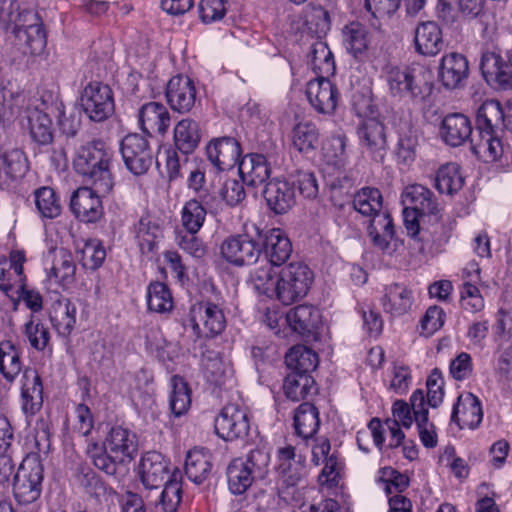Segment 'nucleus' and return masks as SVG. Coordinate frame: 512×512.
<instances>
[{
    "instance_id": "1",
    "label": "nucleus",
    "mask_w": 512,
    "mask_h": 512,
    "mask_svg": "<svg viewBox=\"0 0 512 512\" xmlns=\"http://www.w3.org/2000/svg\"><path fill=\"white\" fill-rule=\"evenodd\" d=\"M138 475L146 489L157 490L164 485L156 509L162 512H177L182 499V473L178 468L172 472L169 462L157 451L146 452L138 465Z\"/></svg>"
},
{
    "instance_id": "2",
    "label": "nucleus",
    "mask_w": 512,
    "mask_h": 512,
    "mask_svg": "<svg viewBox=\"0 0 512 512\" xmlns=\"http://www.w3.org/2000/svg\"><path fill=\"white\" fill-rule=\"evenodd\" d=\"M112 153L105 142L94 139L81 145L73 160L75 171L102 195H108L114 186L110 170Z\"/></svg>"
},
{
    "instance_id": "3",
    "label": "nucleus",
    "mask_w": 512,
    "mask_h": 512,
    "mask_svg": "<svg viewBox=\"0 0 512 512\" xmlns=\"http://www.w3.org/2000/svg\"><path fill=\"white\" fill-rule=\"evenodd\" d=\"M404 225L408 235L419 241H424V227L426 219L438 223L441 219L439 204L434 193L420 184L406 187L403 193Z\"/></svg>"
},
{
    "instance_id": "4",
    "label": "nucleus",
    "mask_w": 512,
    "mask_h": 512,
    "mask_svg": "<svg viewBox=\"0 0 512 512\" xmlns=\"http://www.w3.org/2000/svg\"><path fill=\"white\" fill-rule=\"evenodd\" d=\"M386 81L390 94L400 100L422 102L432 91V84L421 78L415 69L409 67L389 68Z\"/></svg>"
},
{
    "instance_id": "5",
    "label": "nucleus",
    "mask_w": 512,
    "mask_h": 512,
    "mask_svg": "<svg viewBox=\"0 0 512 512\" xmlns=\"http://www.w3.org/2000/svg\"><path fill=\"white\" fill-rule=\"evenodd\" d=\"M314 279L311 269L302 262L290 263L279 272L276 294L285 305L307 295Z\"/></svg>"
},
{
    "instance_id": "6",
    "label": "nucleus",
    "mask_w": 512,
    "mask_h": 512,
    "mask_svg": "<svg viewBox=\"0 0 512 512\" xmlns=\"http://www.w3.org/2000/svg\"><path fill=\"white\" fill-rule=\"evenodd\" d=\"M43 465L37 454H28L19 466L13 481V493L20 504L36 501L42 491Z\"/></svg>"
},
{
    "instance_id": "7",
    "label": "nucleus",
    "mask_w": 512,
    "mask_h": 512,
    "mask_svg": "<svg viewBox=\"0 0 512 512\" xmlns=\"http://www.w3.org/2000/svg\"><path fill=\"white\" fill-rule=\"evenodd\" d=\"M189 325L196 339L213 338L226 327V317L217 304L206 301L192 306Z\"/></svg>"
},
{
    "instance_id": "8",
    "label": "nucleus",
    "mask_w": 512,
    "mask_h": 512,
    "mask_svg": "<svg viewBox=\"0 0 512 512\" xmlns=\"http://www.w3.org/2000/svg\"><path fill=\"white\" fill-rule=\"evenodd\" d=\"M80 106L91 121H105L115 109L112 89L101 82H90L81 93Z\"/></svg>"
},
{
    "instance_id": "9",
    "label": "nucleus",
    "mask_w": 512,
    "mask_h": 512,
    "mask_svg": "<svg viewBox=\"0 0 512 512\" xmlns=\"http://www.w3.org/2000/svg\"><path fill=\"white\" fill-rule=\"evenodd\" d=\"M223 258L235 266L253 265L258 263L262 255L259 239L249 234H239L225 239L220 247Z\"/></svg>"
},
{
    "instance_id": "10",
    "label": "nucleus",
    "mask_w": 512,
    "mask_h": 512,
    "mask_svg": "<svg viewBox=\"0 0 512 512\" xmlns=\"http://www.w3.org/2000/svg\"><path fill=\"white\" fill-rule=\"evenodd\" d=\"M126 168L134 175L145 174L153 163V151L148 140L139 134H128L120 143Z\"/></svg>"
},
{
    "instance_id": "11",
    "label": "nucleus",
    "mask_w": 512,
    "mask_h": 512,
    "mask_svg": "<svg viewBox=\"0 0 512 512\" xmlns=\"http://www.w3.org/2000/svg\"><path fill=\"white\" fill-rule=\"evenodd\" d=\"M214 428L215 433L226 441L242 438L249 431L247 413L236 404H227L216 417Z\"/></svg>"
},
{
    "instance_id": "12",
    "label": "nucleus",
    "mask_w": 512,
    "mask_h": 512,
    "mask_svg": "<svg viewBox=\"0 0 512 512\" xmlns=\"http://www.w3.org/2000/svg\"><path fill=\"white\" fill-rule=\"evenodd\" d=\"M196 95L194 82L188 76H173L166 85L167 103L172 110L179 113H188L193 109Z\"/></svg>"
},
{
    "instance_id": "13",
    "label": "nucleus",
    "mask_w": 512,
    "mask_h": 512,
    "mask_svg": "<svg viewBox=\"0 0 512 512\" xmlns=\"http://www.w3.org/2000/svg\"><path fill=\"white\" fill-rule=\"evenodd\" d=\"M306 95L309 103L319 113L331 114L337 107L339 92L327 76L318 75L307 84Z\"/></svg>"
},
{
    "instance_id": "14",
    "label": "nucleus",
    "mask_w": 512,
    "mask_h": 512,
    "mask_svg": "<svg viewBox=\"0 0 512 512\" xmlns=\"http://www.w3.org/2000/svg\"><path fill=\"white\" fill-rule=\"evenodd\" d=\"M103 196L96 189L81 187L71 196L70 209L77 219L85 223L98 221L103 214V207L100 200Z\"/></svg>"
},
{
    "instance_id": "15",
    "label": "nucleus",
    "mask_w": 512,
    "mask_h": 512,
    "mask_svg": "<svg viewBox=\"0 0 512 512\" xmlns=\"http://www.w3.org/2000/svg\"><path fill=\"white\" fill-rule=\"evenodd\" d=\"M257 238L262 247V253L275 266L284 264L292 253V244L281 229L274 228L266 232L257 231Z\"/></svg>"
},
{
    "instance_id": "16",
    "label": "nucleus",
    "mask_w": 512,
    "mask_h": 512,
    "mask_svg": "<svg viewBox=\"0 0 512 512\" xmlns=\"http://www.w3.org/2000/svg\"><path fill=\"white\" fill-rule=\"evenodd\" d=\"M480 70L488 83L502 90L512 89V67L503 56L490 51L483 53Z\"/></svg>"
},
{
    "instance_id": "17",
    "label": "nucleus",
    "mask_w": 512,
    "mask_h": 512,
    "mask_svg": "<svg viewBox=\"0 0 512 512\" xmlns=\"http://www.w3.org/2000/svg\"><path fill=\"white\" fill-rule=\"evenodd\" d=\"M262 195L268 208L275 214H284L295 204L294 184L285 179L274 178L268 181Z\"/></svg>"
},
{
    "instance_id": "18",
    "label": "nucleus",
    "mask_w": 512,
    "mask_h": 512,
    "mask_svg": "<svg viewBox=\"0 0 512 512\" xmlns=\"http://www.w3.org/2000/svg\"><path fill=\"white\" fill-rule=\"evenodd\" d=\"M468 74V61L464 55L451 52L442 57L439 65V80L446 89L463 87Z\"/></svg>"
},
{
    "instance_id": "19",
    "label": "nucleus",
    "mask_w": 512,
    "mask_h": 512,
    "mask_svg": "<svg viewBox=\"0 0 512 512\" xmlns=\"http://www.w3.org/2000/svg\"><path fill=\"white\" fill-rule=\"evenodd\" d=\"M209 161L220 170H226L239 164L241 147L232 137H222L212 140L206 147Z\"/></svg>"
},
{
    "instance_id": "20",
    "label": "nucleus",
    "mask_w": 512,
    "mask_h": 512,
    "mask_svg": "<svg viewBox=\"0 0 512 512\" xmlns=\"http://www.w3.org/2000/svg\"><path fill=\"white\" fill-rule=\"evenodd\" d=\"M358 137L363 146L376 160H382L387 147L384 124L376 118L365 120L358 128Z\"/></svg>"
},
{
    "instance_id": "21",
    "label": "nucleus",
    "mask_w": 512,
    "mask_h": 512,
    "mask_svg": "<svg viewBox=\"0 0 512 512\" xmlns=\"http://www.w3.org/2000/svg\"><path fill=\"white\" fill-rule=\"evenodd\" d=\"M142 131L148 135L164 134L170 125V114L159 102H149L141 106L138 112Z\"/></svg>"
},
{
    "instance_id": "22",
    "label": "nucleus",
    "mask_w": 512,
    "mask_h": 512,
    "mask_svg": "<svg viewBox=\"0 0 512 512\" xmlns=\"http://www.w3.org/2000/svg\"><path fill=\"white\" fill-rule=\"evenodd\" d=\"M483 413L479 399L472 393L460 395L453 407L451 422L461 429L477 427L482 421Z\"/></svg>"
},
{
    "instance_id": "23",
    "label": "nucleus",
    "mask_w": 512,
    "mask_h": 512,
    "mask_svg": "<svg viewBox=\"0 0 512 512\" xmlns=\"http://www.w3.org/2000/svg\"><path fill=\"white\" fill-rule=\"evenodd\" d=\"M440 134L446 144L458 147L471 137V122L462 113L448 114L442 120Z\"/></svg>"
},
{
    "instance_id": "24",
    "label": "nucleus",
    "mask_w": 512,
    "mask_h": 512,
    "mask_svg": "<svg viewBox=\"0 0 512 512\" xmlns=\"http://www.w3.org/2000/svg\"><path fill=\"white\" fill-rule=\"evenodd\" d=\"M286 321L294 332L302 336H310L319 328L321 314L312 305H298L288 311Z\"/></svg>"
},
{
    "instance_id": "25",
    "label": "nucleus",
    "mask_w": 512,
    "mask_h": 512,
    "mask_svg": "<svg viewBox=\"0 0 512 512\" xmlns=\"http://www.w3.org/2000/svg\"><path fill=\"white\" fill-rule=\"evenodd\" d=\"M414 44L421 55H437L444 45L439 25L434 21L421 22L415 29Z\"/></svg>"
},
{
    "instance_id": "26",
    "label": "nucleus",
    "mask_w": 512,
    "mask_h": 512,
    "mask_svg": "<svg viewBox=\"0 0 512 512\" xmlns=\"http://www.w3.org/2000/svg\"><path fill=\"white\" fill-rule=\"evenodd\" d=\"M238 170L242 181L250 186L263 184L271 173V167L262 154L244 156L239 162Z\"/></svg>"
},
{
    "instance_id": "27",
    "label": "nucleus",
    "mask_w": 512,
    "mask_h": 512,
    "mask_svg": "<svg viewBox=\"0 0 512 512\" xmlns=\"http://www.w3.org/2000/svg\"><path fill=\"white\" fill-rule=\"evenodd\" d=\"M103 447L115 454L117 459L124 462L133 459L134 453L137 451L135 443V435L122 427H113L108 433Z\"/></svg>"
},
{
    "instance_id": "28",
    "label": "nucleus",
    "mask_w": 512,
    "mask_h": 512,
    "mask_svg": "<svg viewBox=\"0 0 512 512\" xmlns=\"http://www.w3.org/2000/svg\"><path fill=\"white\" fill-rule=\"evenodd\" d=\"M368 236L374 247L386 251L394 237V225L387 212L376 213L369 221Z\"/></svg>"
},
{
    "instance_id": "29",
    "label": "nucleus",
    "mask_w": 512,
    "mask_h": 512,
    "mask_svg": "<svg viewBox=\"0 0 512 512\" xmlns=\"http://www.w3.org/2000/svg\"><path fill=\"white\" fill-rule=\"evenodd\" d=\"M201 140L199 123L186 118L177 123L174 129L175 148L184 155L191 154L198 147Z\"/></svg>"
},
{
    "instance_id": "30",
    "label": "nucleus",
    "mask_w": 512,
    "mask_h": 512,
    "mask_svg": "<svg viewBox=\"0 0 512 512\" xmlns=\"http://www.w3.org/2000/svg\"><path fill=\"white\" fill-rule=\"evenodd\" d=\"M28 171V161L21 149H0V175L7 179L21 178Z\"/></svg>"
},
{
    "instance_id": "31",
    "label": "nucleus",
    "mask_w": 512,
    "mask_h": 512,
    "mask_svg": "<svg viewBox=\"0 0 512 512\" xmlns=\"http://www.w3.org/2000/svg\"><path fill=\"white\" fill-rule=\"evenodd\" d=\"M319 425L318 409L310 402L300 404L294 414L296 434L303 439H309L316 434Z\"/></svg>"
},
{
    "instance_id": "32",
    "label": "nucleus",
    "mask_w": 512,
    "mask_h": 512,
    "mask_svg": "<svg viewBox=\"0 0 512 512\" xmlns=\"http://www.w3.org/2000/svg\"><path fill=\"white\" fill-rule=\"evenodd\" d=\"M26 382L22 387L23 410L25 413L35 414L43 403V386L40 376L35 371L26 370Z\"/></svg>"
},
{
    "instance_id": "33",
    "label": "nucleus",
    "mask_w": 512,
    "mask_h": 512,
    "mask_svg": "<svg viewBox=\"0 0 512 512\" xmlns=\"http://www.w3.org/2000/svg\"><path fill=\"white\" fill-rule=\"evenodd\" d=\"M27 120L30 136L39 145H48L53 141L52 120L48 114L37 108L28 109Z\"/></svg>"
},
{
    "instance_id": "34",
    "label": "nucleus",
    "mask_w": 512,
    "mask_h": 512,
    "mask_svg": "<svg viewBox=\"0 0 512 512\" xmlns=\"http://www.w3.org/2000/svg\"><path fill=\"white\" fill-rule=\"evenodd\" d=\"M285 363L292 372L310 374L318 365V355L306 346L297 345L288 351Z\"/></svg>"
},
{
    "instance_id": "35",
    "label": "nucleus",
    "mask_w": 512,
    "mask_h": 512,
    "mask_svg": "<svg viewBox=\"0 0 512 512\" xmlns=\"http://www.w3.org/2000/svg\"><path fill=\"white\" fill-rule=\"evenodd\" d=\"M187 186L196 194L195 199L202 200L208 209H215L219 204L217 193L206 182L205 171L201 167L190 170Z\"/></svg>"
},
{
    "instance_id": "36",
    "label": "nucleus",
    "mask_w": 512,
    "mask_h": 512,
    "mask_svg": "<svg viewBox=\"0 0 512 512\" xmlns=\"http://www.w3.org/2000/svg\"><path fill=\"white\" fill-rule=\"evenodd\" d=\"M285 396L292 401H300L316 391L315 381L310 374L290 371L284 379Z\"/></svg>"
},
{
    "instance_id": "37",
    "label": "nucleus",
    "mask_w": 512,
    "mask_h": 512,
    "mask_svg": "<svg viewBox=\"0 0 512 512\" xmlns=\"http://www.w3.org/2000/svg\"><path fill=\"white\" fill-rule=\"evenodd\" d=\"M412 305V293L406 287L399 284H392L387 287L383 299V306L386 312L400 316L408 312Z\"/></svg>"
},
{
    "instance_id": "38",
    "label": "nucleus",
    "mask_w": 512,
    "mask_h": 512,
    "mask_svg": "<svg viewBox=\"0 0 512 512\" xmlns=\"http://www.w3.org/2000/svg\"><path fill=\"white\" fill-rule=\"evenodd\" d=\"M212 463L210 455L201 450H192L187 453L185 460V474L196 484H201L210 475Z\"/></svg>"
},
{
    "instance_id": "39",
    "label": "nucleus",
    "mask_w": 512,
    "mask_h": 512,
    "mask_svg": "<svg viewBox=\"0 0 512 512\" xmlns=\"http://www.w3.org/2000/svg\"><path fill=\"white\" fill-rule=\"evenodd\" d=\"M477 130L495 132L504 125V113L497 100L485 101L477 111Z\"/></svg>"
},
{
    "instance_id": "40",
    "label": "nucleus",
    "mask_w": 512,
    "mask_h": 512,
    "mask_svg": "<svg viewBox=\"0 0 512 512\" xmlns=\"http://www.w3.org/2000/svg\"><path fill=\"white\" fill-rule=\"evenodd\" d=\"M228 487L231 493L241 495L256 481L250 470L244 466L242 458H236L227 467Z\"/></svg>"
},
{
    "instance_id": "41",
    "label": "nucleus",
    "mask_w": 512,
    "mask_h": 512,
    "mask_svg": "<svg viewBox=\"0 0 512 512\" xmlns=\"http://www.w3.org/2000/svg\"><path fill=\"white\" fill-rule=\"evenodd\" d=\"M50 320L59 335L69 336L76 323V306L69 300L58 302L54 306V314L50 316Z\"/></svg>"
},
{
    "instance_id": "42",
    "label": "nucleus",
    "mask_w": 512,
    "mask_h": 512,
    "mask_svg": "<svg viewBox=\"0 0 512 512\" xmlns=\"http://www.w3.org/2000/svg\"><path fill=\"white\" fill-rule=\"evenodd\" d=\"M464 184V179L459 172V166L455 163L443 165L437 171L435 187L440 193L452 195L458 192Z\"/></svg>"
},
{
    "instance_id": "43",
    "label": "nucleus",
    "mask_w": 512,
    "mask_h": 512,
    "mask_svg": "<svg viewBox=\"0 0 512 512\" xmlns=\"http://www.w3.org/2000/svg\"><path fill=\"white\" fill-rule=\"evenodd\" d=\"M208 209L199 199L187 201L181 212V222L186 232L197 233L204 224Z\"/></svg>"
},
{
    "instance_id": "44",
    "label": "nucleus",
    "mask_w": 512,
    "mask_h": 512,
    "mask_svg": "<svg viewBox=\"0 0 512 512\" xmlns=\"http://www.w3.org/2000/svg\"><path fill=\"white\" fill-rule=\"evenodd\" d=\"M22 370L20 355L10 341L0 344V373L12 383Z\"/></svg>"
},
{
    "instance_id": "45",
    "label": "nucleus",
    "mask_w": 512,
    "mask_h": 512,
    "mask_svg": "<svg viewBox=\"0 0 512 512\" xmlns=\"http://www.w3.org/2000/svg\"><path fill=\"white\" fill-rule=\"evenodd\" d=\"M353 207L364 216L382 212V194L376 188L364 187L353 198Z\"/></svg>"
},
{
    "instance_id": "46",
    "label": "nucleus",
    "mask_w": 512,
    "mask_h": 512,
    "mask_svg": "<svg viewBox=\"0 0 512 512\" xmlns=\"http://www.w3.org/2000/svg\"><path fill=\"white\" fill-rule=\"evenodd\" d=\"M258 263L260 265L250 273V281L255 290L265 295L276 292L277 280L275 281V273L273 272V266L275 265L270 263L266 258H260Z\"/></svg>"
},
{
    "instance_id": "47",
    "label": "nucleus",
    "mask_w": 512,
    "mask_h": 512,
    "mask_svg": "<svg viewBox=\"0 0 512 512\" xmlns=\"http://www.w3.org/2000/svg\"><path fill=\"white\" fill-rule=\"evenodd\" d=\"M35 204L43 218L53 219L61 214L60 199L51 187H40L34 192Z\"/></svg>"
},
{
    "instance_id": "48",
    "label": "nucleus",
    "mask_w": 512,
    "mask_h": 512,
    "mask_svg": "<svg viewBox=\"0 0 512 512\" xmlns=\"http://www.w3.org/2000/svg\"><path fill=\"white\" fill-rule=\"evenodd\" d=\"M294 147L301 153L314 151L319 143V131L311 122L297 124L292 132Z\"/></svg>"
},
{
    "instance_id": "49",
    "label": "nucleus",
    "mask_w": 512,
    "mask_h": 512,
    "mask_svg": "<svg viewBox=\"0 0 512 512\" xmlns=\"http://www.w3.org/2000/svg\"><path fill=\"white\" fill-rule=\"evenodd\" d=\"M342 35L346 49L354 56L363 53L367 49V30L361 23L351 22L345 25Z\"/></svg>"
},
{
    "instance_id": "50",
    "label": "nucleus",
    "mask_w": 512,
    "mask_h": 512,
    "mask_svg": "<svg viewBox=\"0 0 512 512\" xmlns=\"http://www.w3.org/2000/svg\"><path fill=\"white\" fill-rule=\"evenodd\" d=\"M397 157L403 163H410L415 158V148L418 143L416 131L409 122H403L398 131Z\"/></svg>"
},
{
    "instance_id": "51",
    "label": "nucleus",
    "mask_w": 512,
    "mask_h": 512,
    "mask_svg": "<svg viewBox=\"0 0 512 512\" xmlns=\"http://www.w3.org/2000/svg\"><path fill=\"white\" fill-rule=\"evenodd\" d=\"M308 57L315 72L326 74L327 76L334 73L335 63L333 54L325 42L316 41L313 43Z\"/></svg>"
},
{
    "instance_id": "52",
    "label": "nucleus",
    "mask_w": 512,
    "mask_h": 512,
    "mask_svg": "<svg viewBox=\"0 0 512 512\" xmlns=\"http://www.w3.org/2000/svg\"><path fill=\"white\" fill-rule=\"evenodd\" d=\"M23 333L26 336L30 346L38 351H43L50 342L49 329L39 320L30 315V319L25 323Z\"/></svg>"
},
{
    "instance_id": "53",
    "label": "nucleus",
    "mask_w": 512,
    "mask_h": 512,
    "mask_svg": "<svg viewBox=\"0 0 512 512\" xmlns=\"http://www.w3.org/2000/svg\"><path fill=\"white\" fill-rule=\"evenodd\" d=\"M148 308L163 313L172 308V297L168 287L161 282L151 283L147 293Z\"/></svg>"
},
{
    "instance_id": "54",
    "label": "nucleus",
    "mask_w": 512,
    "mask_h": 512,
    "mask_svg": "<svg viewBox=\"0 0 512 512\" xmlns=\"http://www.w3.org/2000/svg\"><path fill=\"white\" fill-rule=\"evenodd\" d=\"M173 389L170 396V408L175 416L183 415L191 404L188 384L180 377H173Z\"/></svg>"
},
{
    "instance_id": "55",
    "label": "nucleus",
    "mask_w": 512,
    "mask_h": 512,
    "mask_svg": "<svg viewBox=\"0 0 512 512\" xmlns=\"http://www.w3.org/2000/svg\"><path fill=\"white\" fill-rule=\"evenodd\" d=\"M88 454L95 467L108 475L116 474L118 465L125 463L123 460L115 458L116 455L108 449L96 443L88 447Z\"/></svg>"
},
{
    "instance_id": "56",
    "label": "nucleus",
    "mask_w": 512,
    "mask_h": 512,
    "mask_svg": "<svg viewBox=\"0 0 512 512\" xmlns=\"http://www.w3.org/2000/svg\"><path fill=\"white\" fill-rule=\"evenodd\" d=\"M202 366L207 380L217 386L224 383L226 367L219 353L207 351L202 356Z\"/></svg>"
},
{
    "instance_id": "57",
    "label": "nucleus",
    "mask_w": 512,
    "mask_h": 512,
    "mask_svg": "<svg viewBox=\"0 0 512 512\" xmlns=\"http://www.w3.org/2000/svg\"><path fill=\"white\" fill-rule=\"evenodd\" d=\"M242 462L256 481L263 480L269 472L270 455L264 449L257 448L251 450L246 458H242Z\"/></svg>"
},
{
    "instance_id": "58",
    "label": "nucleus",
    "mask_w": 512,
    "mask_h": 512,
    "mask_svg": "<svg viewBox=\"0 0 512 512\" xmlns=\"http://www.w3.org/2000/svg\"><path fill=\"white\" fill-rule=\"evenodd\" d=\"M13 33L33 51H41L46 45V33L43 24L30 25L28 28H14Z\"/></svg>"
},
{
    "instance_id": "59",
    "label": "nucleus",
    "mask_w": 512,
    "mask_h": 512,
    "mask_svg": "<svg viewBox=\"0 0 512 512\" xmlns=\"http://www.w3.org/2000/svg\"><path fill=\"white\" fill-rule=\"evenodd\" d=\"M460 302L464 310L476 313L484 308V299L477 286L471 283H464L460 291Z\"/></svg>"
},
{
    "instance_id": "60",
    "label": "nucleus",
    "mask_w": 512,
    "mask_h": 512,
    "mask_svg": "<svg viewBox=\"0 0 512 512\" xmlns=\"http://www.w3.org/2000/svg\"><path fill=\"white\" fill-rule=\"evenodd\" d=\"M21 11V5L17 0H0V27L5 31H13L19 23Z\"/></svg>"
},
{
    "instance_id": "61",
    "label": "nucleus",
    "mask_w": 512,
    "mask_h": 512,
    "mask_svg": "<svg viewBox=\"0 0 512 512\" xmlns=\"http://www.w3.org/2000/svg\"><path fill=\"white\" fill-rule=\"evenodd\" d=\"M176 243L183 251L194 258H202L207 253L206 246L203 241L196 236V233L180 232L176 236Z\"/></svg>"
},
{
    "instance_id": "62",
    "label": "nucleus",
    "mask_w": 512,
    "mask_h": 512,
    "mask_svg": "<svg viewBox=\"0 0 512 512\" xmlns=\"http://www.w3.org/2000/svg\"><path fill=\"white\" fill-rule=\"evenodd\" d=\"M364 9L375 18L391 17L400 7L401 0H360Z\"/></svg>"
},
{
    "instance_id": "63",
    "label": "nucleus",
    "mask_w": 512,
    "mask_h": 512,
    "mask_svg": "<svg viewBox=\"0 0 512 512\" xmlns=\"http://www.w3.org/2000/svg\"><path fill=\"white\" fill-rule=\"evenodd\" d=\"M304 466L300 460L297 462H281L278 467V475L282 484L286 487L296 486L302 479Z\"/></svg>"
},
{
    "instance_id": "64",
    "label": "nucleus",
    "mask_w": 512,
    "mask_h": 512,
    "mask_svg": "<svg viewBox=\"0 0 512 512\" xmlns=\"http://www.w3.org/2000/svg\"><path fill=\"white\" fill-rule=\"evenodd\" d=\"M306 24L317 34H326L330 29V16L321 6H311L306 14Z\"/></svg>"
}]
</instances>
